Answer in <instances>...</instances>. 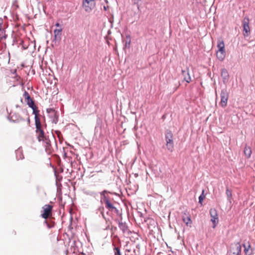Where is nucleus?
Returning <instances> with one entry per match:
<instances>
[{
  "mask_svg": "<svg viewBox=\"0 0 255 255\" xmlns=\"http://www.w3.org/2000/svg\"><path fill=\"white\" fill-rule=\"evenodd\" d=\"M52 206L49 204L45 205L42 208L44 212L41 214V216L45 219L44 223L49 229L52 228L54 226V222L51 219H48V217L52 215Z\"/></svg>",
  "mask_w": 255,
  "mask_h": 255,
  "instance_id": "f257e3e1",
  "label": "nucleus"
},
{
  "mask_svg": "<svg viewBox=\"0 0 255 255\" xmlns=\"http://www.w3.org/2000/svg\"><path fill=\"white\" fill-rule=\"evenodd\" d=\"M210 214L211 217V221L213 224V228H214L217 226L219 221L217 212L215 209H211Z\"/></svg>",
  "mask_w": 255,
  "mask_h": 255,
  "instance_id": "0eeeda50",
  "label": "nucleus"
},
{
  "mask_svg": "<svg viewBox=\"0 0 255 255\" xmlns=\"http://www.w3.org/2000/svg\"><path fill=\"white\" fill-rule=\"evenodd\" d=\"M27 122H28V124H29V123H30V120H29V119H28V120H27Z\"/></svg>",
  "mask_w": 255,
  "mask_h": 255,
  "instance_id": "c9c22d12",
  "label": "nucleus"
},
{
  "mask_svg": "<svg viewBox=\"0 0 255 255\" xmlns=\"http://www.w3.org/2000/svg\"><path fill=\"white\" fill-rule=\"evenodd\" d=\"M243 26L244 28L243 34L244 36H249L250 33V28L249 27V19L248 18H245L243 21Z\"/></svg>",
  "mask_w": 255,
  "mask_h": 255,
  "instance_id": "6e6552de",
  "label": "nucleus"
},
{
  "mask_svg": "<svg viewBox=\"0 0 255 255\" xmlns=\"http://www.w3.org/2000/svg\"><path fill=\"white\" fill-rule=\"evenodd\" d=\"M33 110L32 114L35 115L34 120L35 123L40 122V120L38 117L39 111L37 110V108L35 105L33 106L32 107H30Z\"/></svg>",
  "mask_w": 255,
  "mask_h": 255,
  "instance_id": "ddd939ff",
  "label": "nucleus"
},
{
  "mask_svg": "<svg viewBox=\"0 0 255 255\" xmlns=\"http://www.w3.org/2000/svg\"><path fill=\"white\" fill-rule=\"evenodd\" d=\"M220 97V105L222 107L225 108L227 106L229 98V93L226 89H223L221 90Z\"/></svg>",
  "mask_w": 255,
  "mask_h": 255,
  "instance_id": "39448f33",
  "label": "nucleus"
},
{
  "mask_svg": "<svg viewBox=\"0 0 255 255\" xmlns=\"http://www.w3.org/2000/svg\"><path fill=\"white\" fill-rule=\"evenodd\" d=\"M85 193L87 195H89L94 196H95L96 195V193L95 192L89 191H86L85 192Z\"/></svg>",
  "mask_w": 255,
  "mask_h": 255,
  "instance_id": "7c9ffc66",
  "label": "nucleus"
},
{
  "mask_svg": "<svg viewBox=\"0 0 255 255\" xmlns=\"http://www.w3.org/2000/svg\"><path fill=\"white\" fill-rule=\"evenodd\" d=\"M226 195H227L228 201L230 203H231V202H232L231 199H232V191H231V190H230L229 189L228 187L226 188Z\"/></svg>",
  "mask_w": 255,
  "mask_h": 255,
  "instance_id": "aec40b11",
  "label": "nucleus"
},
{
  "mask_svg": "<svg viewBox=\"0 0 255 255\" xmlns=\"http://www.w3.org/2000/svg\"><path fill=\"white\" fill-rule=\"evenodd\" d=\"M104 211V207L103 206H100L96 210V213L97 214L99 213L100 215H102V216L103 218H105Z\"/></svg>",
  "mask_w": 255,
  "mask_h": 255,
  "instance_id": "4be33fe9",
  "label": "nucleus"
},
{
  "mask_svg": "<svg viewBox=\"0 0 255 255\" xmlns=\"http://www.w3.org/2000/svg\"><path fill=\"white\" fill-rule=\"evenodd\" d=\"M243 247L244 248V252L246 255H248V252L249 251V249L251 248L250 245L249 244L248 246L246 244H243Z\"/></svg>",
  "mask_w": 255,
  "mask_h": 255,
  "instance_id": "bb28decb",
  "label": "nucleus"
},
{
  "mask_svg": "<svg viewBox=\"0 0 255 255\" xmlns=\"http://www.w3.org/2000/svg\"><path fill=\"white\" fill-rule=\"evenodd\" d=\"M109 201H110V199L107 196H106V195H104L102 196V198L101 199V202H104L105 203H106Z\"/></svg>",
  "mask_w": 255,
  "mask_h": 255,
  "instance_id": "393cba45",
  "label": "nucleus"
},
{
  "mask_svg": "<svg viewBox=\"0 0 255 255\" xmlns=\"http://www.w3.org/2000/svg\"><path fill=\"white\" fill-rule=\"evenodd\" d=\"M104 9H105V10H106V6H104Z\"/></svg>",
  "mask_w": 255,
  "mask_h": 255,
  "instance_id": "e433bc0d",
  "label": "nucleus"
},
{
  "mask_svg": "<svg viewBox=\"0 0 255 255\" xmlns=\"http://www.w3.org/2000/svg\"><path fill=\"white\" fill-rule=\"evenodd\" d=\"M111 212H114L117 215H121L122 214L120 212V210H118L116 207L114 208V209L111 211Z\"/></svg>",
  "mask_w": 255,
  "mask_h": 255,
  "instance_id": "cd10ccee",
  "label": "nucleus"
},
{
  "mask_svg": "<svg viewBox=\"0 0 255 255\" xmlns=\"http://www.w3.org/2000/svg\"><path fill=\"white\" fill-rule=\"evenodd\" d=\"M107 193H110V192H109V191H107L106 190H104L102 192H100V195L101 196H102V195H106Z\"/></svg>",
  "mask_w": 255,
  "mask_h": 255,
  "instance_id": "2f4dec72",
  "label": "nucleus"
},
{
  "mask_svg": "<svg viewBox=\"0 0 255 255\" xmlns=\"http://www.w3.org/2000/svg\"><path fill=\"white\" fill-rule=\"evenodd\" d=\"M113 251L114 255H122L121 252L120 248L119 247L114 246Z\"/></svg>",
  "mask_w": 255,
  "mask_h": 255,
  "instance_id": "b1692460",
  "label": "nucleus"
},
{
  "mask_svg": "<svg viewBox=\"0 0 255 255\" xmlns=\"http://www.w3.org/2000/svg\"><path fill=\"white\" fill-rule=\"evenodd\" d=\"M35 125L36 128L35 132L38 141H42L44 142L47 145H49L50 144V140L48 137H47L45 135L41 122L36 123Z\"/></svg>",
  "mask_w": 255,
  "mask_h": 255,
  "instance_id": "f03ea898",
  "label": "nucleus"
},
{
  "mask_svg": "<svg viewBox=\"0 0 255 255\" xmlns=\"http://www.w3.org/2000/svg\"><path fill=\"white\" fill-rule=\"evenodd\" d=\"M127 38L128 39V40H127L126 42V43H125V47H128V48L129 47V46H130V36H127Z\"/></svg>",
  "mask_w": 255,
  "mask_h": 255,
  "instance_id": "c85d7f7f",
  "label": "nucleus"
},
{
  "mask_svg": "<svg viewBox=\"0 0 255 255\" xmlns=\"http://www.w3.org/2000/svg\"><path fill=\"white\" fill-rule=\"evenodd\" d=\"M226 56V52L225 51H217V58L221 61H223Z\"/></svg>",
  "mask_w": 255,
  "mask_h": 255,
  "instance_id": "dca6fc26",
  "label": "nucleus"
},
{
  "mask_svg": "<svg viewBox=\"0 0 255 255\" xmlns=\"http://www.w3.org/2000/svg\"><path fill=\"white\" fill-rule=\"evenodd\" d=\"M140 0H132V1H133V3L137 5V7L138 10H139V5H138V2Z\"/></svg>",
  "mask_w": 255,
  "mask_h": 255,
  "instance_id": "c756f323",
  "label": "nucleus"
},
{
  "mask_svg": "<svg viewBox=\"0 0 255 255\" xmlns=\"http://www.w3.org/2000/svg\"><path fill=\"white\" fill-rule=\"evenodd\" d=\"M95 0H83L82 6L86 12H89L95 7Z\"/></svg>",
  "mask_w": 255,
  "mask_h": 255,
  "instance_id": "20e7f679",
  "label": "nucleus"
},
{
  "mask_svg": "<svg viewBox=\"0 0 255 255\" xmlns=\"http://www.w3.org/2000/svg\"><path fill=\"white\" fill-rule=\"evenodd\" d=\"M53 111V109H47V112L48 113H50V111Z\"/></svg>",
  "mask_w": 255,
  "mask_h": 255,
  "instance_id": "72a5a7b5",
  "label": "nucleus"
},
{
  "mask_svg": "<svg viewBox=\"0 0 255 255\" xmlns=\"http://www.w3.org/2000/svg\"><path fill=\"white\" fill-rule=\"evenodd\" d=\"M182 75L183 77L184 81L189 83L191 81V78L189 74V69L188 68L182 70Z\"/></svg>",
  "mask_w": 255,
  "mask_h": 255,
  "instance_id": "9d476101",
  "label": "nucleus"
},
{
  "mask_svg": "<svg viewBox=\"0 0 255 255\" xmlns=\"http://www.w3.org/2000/svg\"><path fill=\"white\" fill-rule=\"evenodd\" d=\"M217 47L218 48V50L219 51H223L225 50V44L224 41L221 40H219L218 41Z\"/></svg>",
  "mask_w": 255,
  "mask_h": 255,
  "instance_id": "a211bd4d",
  "label": "nucleus"
},
{
  "mask_svg": "<svg viewBox=\"0 0 255 255\" xmlns=\"http://www.w3.org/2000/svg\"><path fill=\"white\" fill-rule=\"evenodd\" d=\"M166 146L168 150L172 151L173 148V135L170 131L167 130L165 134Z\"/></svg>",
  "mask_w": 255,
  "mask_h": 255,
  "instance_id": "7ed1b4c3",
  "label": "nucleus"
},
{
  "mask_svg": "<svg viewBox=\"0 0 255 255\" xmlns=\"http://www.w3.org/2000/svg\"><path fill=\"white\" fill-rule=\"evenodd\" d=\"M242 247L239 243L232 245L231 252L233 255H241Z\"/></svg>",
  "mask_w": 255,
  "mask_h": 255,
  "instance_id": "1a4fd4ad",
  "label": "nucleus"
},
{
  "mask_svg": "<svg viewBox=\"0 0 255 255\" xmlns=\"http://www.w3.org/2000/svg\"><path fill=\"white\" fill-rule=\"evenodd\" d=\"M55 132L56 133V134H57V136L58 137V138H59V139H60V136L61 135V132L59 130H55Z\"/></svg>",
  "mask_w": 255,
  "mask_h": 255,
  "instance_id": "473e14b6",
  "label": "nucleus"
},
{
  "mask_svg": "<svg viewBox=\"0 0 255 255\" xmlns=\"http://www.w3.org/2000/svg\"><path fill=\"white\" fill-rule=\"evenodd\" d=\"M244 154L247 158H250L252 154V149L250 146H246L244 148Z\"/></svg>",
  "mask_w": 255,
  "mask_h": 255,
  "instance_id": "f3484780",
  "label": "nucleus"
},
{
  "mask_svg": "<svg viewBox=\"0 0 255 255\" xmlns=\"http://www.w3.org/2000/svg\"><path fill=\"white\" fill-rule=\"evenodd\" d=\"M119 227L122 230L124 233H127L128 232V229L126 223L122 222V221L119 222Z\"/></svg>",
  "mask_w": 255,
  "mask_h": 255,
  "instance_id": "2eb2a0df",
  "label": "nucleus"
},
{
  "mask_svg": "<svg viewBox=\"0 0 255 255\" xmlns=\"http://www.w3.org/2000/svg\"><path fill=\"white\" fill-rule=\"evenodd\" d=\"M105 207L107 209L109 210V211H112L115 207V206L110 201L105 203Z\"/></svg>",
  "mask_w": 255,
  "mask_h": 255,
  "instance_id": "5701e85b",
  "label": "nucleus"
},
{
  "mask_svg": "<svg viewBox=\"0 0 255 255\" xmlns=\"http://www.w3.org/2000/svg\"><path fill=\"white\" fill-rule=\"evenodd\" d=\"M16 157L17 160L22 159L24 158V156L22 153V150L20 148H18L16 151Z\"/></svg>",
  "mask_w": 255,
  "mask_h": 255,
  "instance_id": "6ab92c4d",
  "label": "nucleus"
},
{
  "mask_svg": "<svg viewBox=\"0 0 255 255\" xmlns=\"http://www.w3.org/2000/svg\"><path fill=\"white\" fill-rule=\"evenodd\" d=\"M183 221L186 224V225L188 226H190L192 224V221L191 219V218L189 216H187L186 217H183Z\"/></svg>",
  "mask_w": 255,
  "mask_h": 255,
  "instance_id": "412c9836",
  "label": "nucleus"
},
{
  "mask_svg": "<svg viewBox=\"0 0 255 255\" xmlns=\"http://www.w3.org/2000/svg\"><path fill=\"white\" fill-rule=\"evenodd\" d=\"M23 97L24 98L25 102L29 108L32 107L33 106L35 105L34 101L31 98L28 93L26 91H25L24 92Z\"/></svg>",
  "mask_w": 255,
  "mask_h": 255,
  "instance_id": "9b49d317",
  "label": "nucleus"
},
{
  "mask_svg": "<svg viewBox=\"0 0 255 255\" xmlns=\"http://www.w3.org/2000/svg\"><path fill=\"white\" fill-rule=\"evenodd\" d=\"M62 29H56L54 30V39L53 41H56L57 40H60L61 35Z\"/></svg>",
  "mask_w": 255,
  "mask_h": 255,
  "instance_id": "4468645a",
  "label": "nucleus"
},
{
  "mask_svg": "<svg viewBox=\"0 0 255 255\" xmlns=\"http://www.w3.org/2000/svg\"><path fill=\"white\" fill-rule=\"evenodd\" d=\"M55 25H56L57 27H59V26H60V23H59L58 22H57V23L55 24Z\"/></svg>",
  "mask_w": 255,
  "mask_h": 255,
  "instance_id": "f704fd0d",
  "label": "nucleus"
},
{
  "mask_svg": "<svg viewBox=\"0 0 255 255\" xmlns=\"http://www.w3.org/2000/svg\"><path fill=\"white\" fill-rule=\"evenodd\" d=\"M221 77L223 79V82L226 84L229 79V75L228 71L225 68H223L221 70Z\"/></svg>",
  "mask_w": 255,
  "mask_h": 255,
  "instance_id": "f8f14e48",
  "label": "nucleus"
},
{
  "mask_svg": "<svg viewBox=\"0 0 255 255\" xmlns=\"http://www.w3.org/2000/svg\"><path fill=\"white\" fill-rule=\"evenodd\" d=\"M8 119L13 123H18L20 121H24L23 119L18 114L11 112L8 117Z\"/></svg>",
  "mask_w": 255,
  "mask_h": 255,
  "instance_id": "423d86ee",
  "label": "nucleus"
},
{
  "mask_svg": "<svg viewBox=\"0 0 255 255\" xmlns=\"http://www.w3.org/2000/svg\"><path fill=\"white\" fill-rule=\"evenodd\" d=\"M205 198V196L204 195V190H202V194L199 197V203L201 204H202V202L204 198Z\"/></svg>",
  "mask_w": 255,
  "mask_h": 255,
  "instance_id": "a878e982",
  "label": "nucleus"
}]
</instances>
